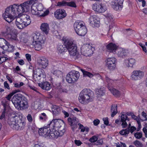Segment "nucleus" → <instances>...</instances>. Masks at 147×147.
Wrapping results in <instances>:
<instances>
[{"mask_svg":"<svg viewBox=\"0 0 147 147\" xmlns=\"http://www.w3.org/2000/svg\"><path fill=\"white\" fill-rule=\"evenodd\" d=\"M8 123L11 128L16 130L23 129L25 125V122L13 114L9 115Z\"/></svg>","mask_w":147,"mask_h":147,"instance_id":"f257e3e1","label":"nucleus"},{"mask_svg":"<svg viewBox=\"0 0 147 147\" xmlns=\"http://www.w3.org/2000/svg\"><path fill=\"white\" fill-rule=\"evenodd\" d=\"M94 98L93 92L88 89L82 90L79 94L78 100L82 104H87L92 102Z\"/></svg>","mask_w":147,"mask_h":147,"instance_id":"f03ea898","label":"nucleus"},{"mask_svg":"<svg viewBox=\"0 0 147 147\" xmlns=\"http://www.w3.org/2000/svg\"><path fill=\"white\" fill-rule=\"evenodd\" d=\"M64 45L70 56L73 57L75 59L80 57V55L77 51V46L72 40L69 39L65 40Z\"/></svg>","mask_w":147,"mask_h":147,"instance_id":"7ed1b4c3","label":"nucleus"},{"mask_svg":"<svg viewBox=\"0 0 147 147\" xmlns=\"http://www.w3.org/2000/svg\"><path fill=\"white\" fill-rule=\"evenodd\" d=\"M32 45L34 46L36 50L39 51L42 48V45L45 43V36L39 33L34 34L33 35Z\"/></svg>","mask_w":147,"mask_h":147,"instance_id":"20e7f679","label":"nucleus"},{"mask_svg":"<svg viewBox=\"0 0 147 147\" xmlns=\"http://www.w3.org/2000/svg\"><path fill=\"white\" fill-rule=\"evenodd\" d=\"M36 2H34V4L32 7L31 12L33 15H37L40 16L44 17L47 15L49 13L48 10L43 11V7L42 4H38Z\"/></svg>","mask_w":147,"mask_h":147,"instance_id":"39448f33","label":"nucleus"},{"mask_svg":"<svg viewBox=\"0 0 147 147\" xmlns=\"http://www.w3.org/2000/svg\"><path fill=\"white\" fill-rule=\"evenodd\" d=\"M80 76L79 72L75 70L69 72L66 75V81L69 84L74 83L77 81Z\"/></svg>","mask_w":147,"mask_h":147,"instance_id":"423d86ee","label":"nucleus"},{"mask_svg":"<svg viewBox=\"0 0 147 147\" xmlns=\"http://www.w3.org/2000/svg\"><path fill=\"white\" fill-rule=\"evenodd\" d=\"M94 49L92 47L91 44H84L81 47V51L82 54L84 56H89L92 54Z\"/></svg>","mask_w":147,"mask_h":147,"instance_id":"0eeeda50","label":"nucleus"},{"mask_svg":"<svg viewBox=\"0 0 147 147\" xmlns=\"http://www.w3.org/2000/svg\"><path fill=\"white\" fill-rule=\"evenodd\" d=\"M7 8L9 9V12L13 15L14 18L17 17L16 16L18 15L19 16L20 14L22 13L21 10L22 7L18 4H14L11 6L9 7H7Z\"/></svg>","mask_w":147,"mask_h":147,"instance_id":"6e6552de","label":"nucleus"},{"mask_svg":"<svg viewBox=\"0 0 147 147\" xmlns=\"http://www.w3.org/2000/svg\"><path fill=\"white\" fill-rule=\"evenodd\" d=\"M0 45L1 47L4 51H7L8 52L13 51L14 47L10 45L7 41L3 38H0Z\"/></svg>","mask_w":147,"mask_h":147,"instance_id":"1a4fd4ad","label":"nucleus"},{"mask_svg":"<svg viewBox=\"0 0 147 147\" xmlns=\"http://www.w3.org/2000/svg\"><path fill=\"white\" fill-rule=\"evenodd\" d=\"M37 1V0H30L27 1L19 5L22 7L21 10L22 13L28 11L34 4V2Z\"/></svg>","mask_w":147,"mask_h":147,"instance_id":"9d476101","label":"nucleus"},{"mask_svg":"<svg viewBox=\"0 0 147 147\" xmlns=\"http://www.w3.org/2000/svg\"><path fill=\"white\" fill-rule=\"evenodd\" d=\"M92 9L96 12L102 13L105 12L107 9L106 4L102 3H95L92 6Z\"/></svg>","mask_w":147,"mask_h":147,"instance_id":"9b49d317","label":"nucleus"},{"mask_svg":"<svg viewBox=\"0 0 147 147\" xmlns=\"http://www.w3.org/2000/svg\"><path fill=\"white\" fill-rule=\"evenodd\" d=\"M117 59L114 57L108 58L105 61L106 65L110 70H113L116 68Z\"/></svg>","mask_w":147,"mask_h":147,"instance_id":"f8f14e48","label":"nucleus"},{"mask_svg":"<svg viewBox=\"0 0 147 147\" xmlns=\"http://www.w3.org/2000/svg\"><path fill=\"white\" fill-rule=\"evenodd\" d=\"M144 72L140 70H134L131 73V78L133 80L136 81L141 79L144 76Z\"/></svg>","mask_w":147,"mask_h":147,"instance_id":"ddd939ff","label":"nucleus"},{"mask_svg":"<svg viewBox=\"0 0 147 147\" xmlns=\"http://www.w3.org/2000/svg\"><path fill=\"white\" fill-rule=\"evenodd\" d=\"M63 122L62 120L60 119H54L51 122L49 126L51 129H55L58 130V128H61L62 125L63 124Z\"/></svg>","mask_w":147,"mask_h":147,"instance_id":"4468645a","label":"nucleus"},{"mask_svg":"<svg viewBox=\"0 0 147 147\" xmlns=\"http://www.w3.org/2000/svg\"><path fill=\"white\" fill-rule=\"evenodd\" d=\"M28 107V100L24 96H22L21 100L16 108L19 110L27 109Z\"/></svg>","mask_w":147,"mask_h":147,"instance_id":"2eb2a0df","label":"nucleus"},{"mask_svg":"<svg viewBox=\"0 0 147 147\" xmlns=\"http://www.w3.org/2000/svg\"><path fill=\"white\" fill-rule=\"evenodd\" d=\"M88 22L93 27H98L100 26L99 18L95 15L90 16L88 19Z\"/></svg>","mask_w":147,"mask_h":147,"instance_id":"dca6fc26","label":"nucleus"},{"mask_svg":"<svg viewBox=\"0 0 147 147\" xmlns=\"http://www.w3.org/2000/svg\"><path fill=\"white\" fill-rule=\"evenodd\" d=\"M18 33L15 31H12L7 36L8 40L14 42L17 44L20 42V40L18 38Z\"/></svg>","mask_w":147,"mask_h":147,"instance_id":"f3484780","label":"nucleus"},{"mask_svg":"<svg viewBox=\"0 0 147 147\" xmlns=\"http://www.w3.org/2000/svg\"><path fill=\"white\" fill-rule=\"evenodd\" d=\"M54 15L56 18L58 19H61L66 16V13L64 10L59 9H57L55 12Z\"/></svg>","mask_w":147,"mask_h":147,"instance_id":"a211bd4d","label":"nucleus"},{"mask_svg":"<svg viewBox=\"0 0 147 147\" xmlns=\"http://www.w3.org/2000/svg\"><path fill=\"white\" fill-rule=\"evenodd\" d=\"M4 19L7 22H11L14 19V17L10 12H9V9L6 8L5 13L3 15Z\"/></svg>","mask_w":147,"mask_h":147,"instance_id":"6ab92c4d","label":"nucleus"},{"mask_svg":"<svg viewBox=\"0 0 147 147\" xmlns=\"http://www.w3.org/2000/svg\"><path fill=\"white\" fill-rule=\"evenodd\" d=\"M123 3V0H113L112 2V5L115 10L117 11L121 9Z\"/></svg>","mask_w":147,"mask_h":147,"instance_id":"aec40b11","label":"nucleus"},{"mask_svg":"<svg viewBox=\"0 0 147 147\" xmlns=\"http://www.w3.org/2000/svg\"><path fill=\"white\" fill-rule=\"evenodd\" d=\"M37 63L40 66L43 68H45L48 64V61L45 57H41L37 60Z\"/></svg>","mask_w":147,"mask_h":147,"instance_id":"412c9836","label":"nucleus"},{"mask_svg":"<svg viewBox=\"0 0 147 147\" xmlns=\"http://www.w3.org/2000/svg\"><path fill=\"white\" fill-rule=\"evenodd\" d=\"M57 5L58 6L60 7L67 6L73 7H76L75 3L73 1L67 2L63 0L61 2H58Z\"/></svg>","mask_w":147,"mask_h":147,"instance_id":"4be33fe9","label":"nucleus"},{"mask_svg":"<svg viewBox=\"0 0 147 147\" xmlns=\"http://www.w3.org/2000/svg\"><path fill=\"white\" fill-rule=\"evenodd\" d=\"M22 96L21 94H18L13 97L11 101L16 108L21 100Z\"/></svg>","mask_w":147,"mask_h":147,"instance_id":"5701e85b","label":"nucleus"},{"mask_svg":"<svg viewBox=\"0 0 147 147\" xmlns=\"http://www.w3.org/2000/svg\"><path fill=\"white\" fill-rule=\"evenodd\" d=\"M20 18L26 27L29 25L31 22L30 16L26 14L22 15L20 17Z\"/></svg>","mask_w":147,"mask_h":147,"instance_id":"b1692460","label":"nucleus"},{"mask_svg":"<svg viewBox=\"0 0 147 147\" xmlns=\"http://www.w3.org/2000/svg\"><path fill=\"white\" fill-rule=\"evenodd\" d=\"M50 128L49 126L48 127L40 128L38 131L39 135L45 137H47L49 130H50Z\"/></svg>","mask_w":147,"mask_h":147,"instance_id":"393cba45","label":"nucleus"},{"mask_svg":"<svg viewBox=\"0 0 147 147\" xmlns=\"http://www.w3.org/2000/svg\"><path fill=\"white\" fill-rule=\"evenodd\" d=\"M116 51L118 56L121 57H125L128 54L127 51L123 49H118Z\"/></svg>","mask_w":147,"mask_h":147,"instance_id":"a878e982","label":"nucleus"},{"mask_svg":"<svg viewBox=\"0 0 147 147\" xmlns=\"http://www.w3.org/2000/svg\"><path fill=\"white\" fill-rule=\"evenodd\" d=\"M107 51L109 52H114L117 50V47L114 44L110 43L106 46Z\"/></svg>","mask_w":147,"mask_h":147,"instance_id":"bb28decb","label":"nucleus"},{"mask_svg":"<svg viewBox=\"0 0 147 147\" xmlns=\"http://www.w3.org/2000/svg\"><path fill=\"white\" fill-rule=\"evenodd\" d=\"M135 63V60L133 58L128 59L125 60L124 63V65L126 67H132Z\"/></svg>","mask_w":147,"mask_h":147,"instance_id":"cd10ccee","label":"nucleus"},{"mask_svg":"<svg viewBox=\"0 0 147 147\" xmlns=\"http://www.w3.org/2000/svg\"><path fill=\"white\" fill-rule=\"evenodd\" d=\"M84 25H85V24L83 21H77L75 22L74 24V27L76 32L80 30Z\"/></svg>","mask_w":147,"mask_h":147,"instance_id":"c85d7f7f","label":"nucleus"},{"mask_svg":"<svg viewBox=\"0 0 147 147\" xmlns=\"http://www.w3.org/2000/svg\"><path fill=\"white\" fill-rule=\"evenodd\" d=\"M15 23L17 27L20 29H23L26 27L19 16H18L16 18Z\"/></svg>","mask_w":147,"mask_h":147,"instance_id":"c756f323","label":"nucleus"},{"mask_svg":"<svg viewBox=\"0 0 147 147\" xmlns=\"http://www.w3.org/2000/svg\"><path fill=\"white\" fill-rule=\"evenodd\" d=\"M121 122H122L121 125L123 128L127 126V123L126 121H129V118H128L127 117L126 115L122 114L121 116Z\"/></svg>","mask_w":147,"mask_h":147,"instance_id":"7c9ffc66","label":"nucleus"},{"mask_svg":"<svg viewBox=\"0 0 147 147\" xmlns=\"http://www.w3.org/2000/svg\"><path fill=\"white\" fill-rule=\"evenodd\" d=\"M38 86L42 89L47 90H49L51 88L50 84L47 82L39 83Z\"/></svg>","mask_w":147,"mask_h":147,"instance_id":"2f4dec72","label":"nucleus"},{"mask_svg":"<svg viewBox=\"0 0 147 147\" xmlns=\"http://www.w3.org/2000/svg\"><path fill=\"white\" fill-rule=\"evenodd\" d=\"M40 28L42 32L47 34H48L49 31V26L48 24L43 23L41 24Z\"/></svg>","mask_w":147,"mask_h":147,"instance_id":"473e14b6","label":"nucleus"},{"mask_svg":"<svg viewBox=\"0 0 147 147\" xmlns=\"http://www.w3.org/2000/svg\"><path fill=\"white\" fill-rule=\"evenodd\" d=\"M87 29L85 25H84L81 28V29L76 32V33L80 36H84L87 32Z\"/></svg>","mask_w":147,"mask_h":147,"instance_id":"72a5a7b5","label":"nucleus"},{"mask_svg":"<svg viewBox=\"0 0 147 147\" xmlns=\"http://www.w3.org/2000/svg\"><path fill=\"white\" fill-rule=\"evenodd\" d=\"M79 69L81 71L83 74L84 77H88L90 78H92L94 75L92 73L85 70L84 69L80 68L79 67Z\"/></svg>","mask_w":147,"mask_h":147,"instance_id":"f704fd0d","label":"nucleus"},{"mask_svg":"<svg viewBox=\"0 0 147 147\" xmlns=\"http://www.w3.org/2000/svg\"><path fill=\"white\" fill-rule=\"evenodd\" d=\"M111 116L113 117L117 113V105L114 104L112 105L111 109Z\"/></svg>","mask_w":147,"mask_h":147,"instance_id":"c9c22d12","label":"nucleus"},{"mask_svg":"<svg viewBox=\"0 0 147 147\" xmlns=\"http://www.w3.org/2000/svg\"><path fill=\"white\" fill-rule=\"evenodd\" d=\"M108 89L114 95L117 96L120 95V92L112 87L108 86Z\"/></svg>","mask_w":147,"mask_h":147,"instance_id":"e433bc0d","label":"nucleus"},{"mask_svg":"<svg viewBox=\"0 0 147 147\" xmlns=\"http://www.w3.org/2000/svg\"><path fill=\"white\" fill-rule=\"evenodd\" d=\"M68 121L71 122V125L72 126L74 125V128L77 127V124L78 123V119L75 118L72 120V119L70 118H68ZM74 128V127H73Z\"/></svg>","mask_w":147,"mask_h":147,"instance_id":"4c0bfd02","label":"nucleus"},{"mask_svg":"<svg viewBox=\"0 0 147 147\" xmlns=\"http://www.w3.org/2000/svg\"><path fill=\"white\" fill-rule=\"evenodd\" d=\"M105 92V90L104 88L97 89L96 91V94L99 96L104 95Z\"/></svg>","mask_w":147,"mask_h":147,"instance_id":"58836bf2","label":"nucleus"},{"mask_svg":"<svg viewBox=\"0 0 147 147\" xmlns=\"http://www.w3.org/2000/svg\"><path fill=\"white\" fill-rule=\"evenodd\" d=\"M52 110L53 114L55 115L58 114L60 112V109L59 107L56 105L53 106Z\"/></svg>","mask_w":147,"mask_h":147,"instance_id":"ea45409f","label":"nucleus"},{"mask_svg":"<svg viewBox=\"0 0 147 147\" xmlns=\"http://www.w3.org/2000/svg\"><path fill=\"white\" fill-rule=\"evenodd\" d=\"M105 20L106 23L107 24L108 23H109L113 21V18L112 16L110 14H107L105 18Z\"/></svg>","mask_w":147,"mask_h":147,"instance_id":"a19ab883","label":"nucleus"},{"mask_svg":"<svg viewBox=\"0 0 147 147\" xmlns=\"http://www.w3.org/2000/svg\"><path fill=\"white\" fill-rule=\"evenodd\" d=\"M58 50L60 53L65 52L67 50V48L64 45V43L63 45H59L58 46Z\"/></svg>","mask_w":147,"mask_h":147,"instance_id":"79ce46f5","label":"nucleus"},{"mask_svg":"<svg viewBox=\"0 0 147 147\" xmlns=\"http://www.w3.org/2000/svg\"><path fill=\"white\" fill-rule=\"evenodd\" d=\"M43 70L41 69L38 68L36 70H35L34 71V75L36 76H37L39 77L41 76L42 75H43Z\"/></svg>","mask_w":147,"mask_h":147,"instance_id":"37998d69","label":"nucleus"},{"mask_svg":"<svg viewBox=\"0 0 147 147\" xmlns=\"http://www.w3.org/2000/svg\"><path fill=\"white\" fill-rule=\"evenodd\" d=\"M50 130H49L48 133V136L47 137H49V138L52 139H55V135L53 133V130L54 129H51Z\"/></svg>","mask_w":147,"mask_h":147,"instance_id":"c03bdc74","label":"nucleus"},{"mask_svg":"<svg viewBox=\"0 0 147 147\" xmlns=\"http://www.w3.org/2000/svg\"><path fill=\"white\" fill-rule=\"evenodd\" d=\"M129 133V129H122L119 132L120 134L124 136H127Z\"/></svg>","mask_w":147,"mask_h":147,"instance_id":"a18cd8bd","label":"nucleus"},{"mask_svg":"<svg viewBox=\"0 0 147 147\" xmlns=\"http://www.w3.org/2000/svg\"><path fill=\"white\" fill-rule=\"evenodd\" d=\"M134 144L136 147H143V145L139 141L136 140L134 142Z\"/></svg>","mask_w":147,"mask_h":147,"instance_id":"49530a36","label":"nucleus"},{"mask_svg":"<svg viewBox=\"0 0 147 147\" xmlns=\"http://www.w3.org/2000/svg\"><path fill=\"white\" fill-rule=\"evenodd\" d=\"M105 79L106 82L108 83L109 86H110L114 82L113 80L110 79L107 76H106Z\"/></svg>","mask_w":147,"mask_h":147,"instance_id":"de8ad7c7","label":"nucleus"},{"mask_svg":"<svg viewBox=\"0 0 147 147\" xmlns=\"http://www.w3.org/2000/svg\"><path fill=\"white\" fill-rule=\"evenodd\" d=\"M134 136L137 139H139L142 137V134L141 132H136L134 134Z\"/></svg>","mask_w":147,"mask_h":147,"instance_id":"09e8293b","label":"nucleus"},{"mask_svg":"<svg viewBox=\"0 0 147 147\" xmlns=\"http://www.w3.org/2000/svg\"><path fill=\"white\" fill-rule=\"evenodd\" d=\"M46 115L45 113H42L39 116L40 120H45L46 119Z\"/></svg>","mask_w":147,"mask_h":147,"instance_id":"8fccbe9b","label":"nucleus"},{"mask_svg":"<svg viewBox=\"0 0 147 147\" xmlns=\"http://www.w3.org/2000/svg\"><path fill=\"white\" fill-rule=\"evenodd\" d=\"M60 129H59L58 130V132H59V136H62L64 133L65 130L64 129V128H63L62 129L59 128Z\"/></svg>","mask_w":147,"mask_h":147,"instance_id":"3c124183","label":"nucleus"},{"mask_svg":"<svg viewBox=\"0 0 147 147\" xmlns=\"http://www.w3.org/2000/svg\"><path fill=\"white\" fill-rule=\"evenodd\" d=\"M97 139V137L96 136H94L90 138L89 141L91 142H94L96 141Z\"/></svg>","mask_w":147,"mask_h":147,"instance_id":"603ef678","label":"nucleus"},{"mask_svg":"<svg viewBox=\"0 0 147 147\" xmlns=\"http://www.w3.org/2000/svg\"><path fill=\"white\" fill-rule=\"evenodd\" d=\"M8 59L7 57H0V64H1L3 62L5 61Z\"/></svg>","mask_w":147,"mask_h":147,"instance_id":"864d4df0","label":"nucleus"},{"mask_svg":"<svg viewBox=\"0 0 147 147\" xmlns=\"http://www.w3.org/2000/svg\"><path fill=\"white\" fill-rule=\"evenodd\" d=\"M53 133L55 135V139L57 138L59 136V132L58 131L56 130V129H54L53 130Z\"/></svg>","mask_w":147,"mask_h":147,"instance_id":"5fc2aeb1","label":"nucleus"},{"mask_svg":"<svg viewBox=\"0 0 147 147\" xmlns=\"http://www.w3.org/2000/svg\"><path fill=\"white\" fill-rule=\"evenodd\" d=\"M27 120L29 122H32V121L33 119L30 114H28L27 117Z\"/></svg>","mask_w":147,"mask_h":147,"instance_id":"6e6d98bb","label":"nucleus"},{"mask_svg":"<svg viewBox=\"0 0 147 147\" xmlns=\"http://www.w3.org/2000/svg\"><path fill=\"white\" fill-rule=\"evenodd\" d=\"M128 129H129V132H130L131 134H132L134 131L136 130V128L135 127L132 126L130 128Z\"/></svg>","mask_w":147,"mask_h":147,"instance_id":"4d7b16f0","label":"nucleus"},{"mask_svg":"<svg viewBox=\"0 0 147 147\" xmlns=\"http://www.w3.org/2000/svg\"><path fill=\"white\" fill-rule=\"evenodd\" d=\"M103 120L104 121V124L106 125H107L109 123L108 118L107 117L103 118Z\"/></svg>","mask_w":147,"mask_h":147,"instance_id":"13d9d810","label":"nucleus"},{"mask_svg":"<svg viewBox=\"0 0 147 147\" xmlns=\"http://www.w3.org/2000/svg\"><path fill=\"white\" fill-rule=\"evenodd\" d=\"M80 126V128L81 129V131L82 132H84L85 131V127H84L80 123L78 124Z\"/></svg>","mask_w":147,"mask_h":147,"instance_id":"bf43d9fd","label":"nucleus"},{"mask_svg":"<svg viewBox=\"0 0 147 147\" xmlns=\"http://www.w3.org/2000/svg\"><path fill=\"white\" fill-rule=\"evenodd\" d=\"M25 56L26 59L28 61H31V55H30L28 54H26Z\"/></svg>","mask_w":147,"mask_h":147,"instance_id":"052dcab7","label":"nucleus"},{"mask_svg":"<svg viewBox=\"0 0 147 147\" xmlns=\"http://www.w3.org/2000/svg\"><path fill=\"white\" fill-rule=\"evenodd\" d=\"M142 47V49L143 50L145 53L146 52L147 50L146 47L144 45H143L142 44L140 43L139 44Z\"/></svg>","mask_w":147,"mask_h":147,"instance_id":"680f3d73","label":"nucleus"},{"mask_svg":"<svg viewBox=\"0 0 147 147\" xmlns=\"http://www.w3.org/2000/svg\"><path fill=\"white\" fill-rule=\"evenodd\" d=\"M75 143L78 146H80L82 143L79 140H75Z\"/></svg>","mask_w":147,"mask_h":147,"instance_id":"e2e57ef3","label":"nucleus"},{"mask_svg":"<svg viewBox=\"0 0 147 147\" xmlns=\"http://www.w3.org/2000/svg\"><path fill=\"white\" fill-rule=\"evenodd\" d=\"M93 122L95 125H97L100 123V121L98 119H96Z\"/></svg>","mask_w":147,"mask_h":147,"instance_id":"0e129e2a","label":"nucleus"},{"mask_svg":"<svg viewBox=\"0 0 147 147\" xmlns=\"http://www.w3.org/2000/svg\"><path fill=\"white\" fill-rule=\"evenodd\" d=\"M4 87L5 88H7L8 89H9L10 88L9 86V84L7 83V82L5 81L4 82Z\"/></svg>","mask_w":147,"mask_h":147,"instance_id":"69168bd1","label":"nucleus"},{"mask_svg":"<svg viewBox=\"0 0 147 147\" xmlns=\"http://www.w3.org/2000/svg\"><path fill=\"white\" fill-rule=\"evenodd\" d=\"M143 131L144 133L145 137H147V129L146 128L144 127L143 129Z\"/></svg>","mask_w":147,"mask_h":147,"instance_id":"338daca9","label":"nucleus"},{"mask_svg":"<svg viewBox=\"0 0 147 147\" xmlns=\"http://www.w3.org/2000/svg\"><path fill=\"white\" fill-rule=\"evenodd\" d=\"M33 147H44V145L42 144H36Z\"/></svg>","mask_w":147,"mask_h":147,"instance_id":"774afa93","label":"nucleus"}]
</instances>
